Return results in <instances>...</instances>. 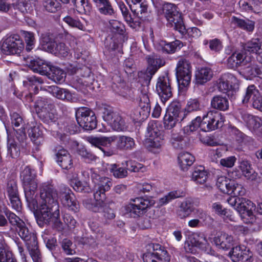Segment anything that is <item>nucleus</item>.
Segmentation results:
<instances>
[{
	"mask_svg": "<svg viewBox=\"0 0 262 262\" xmlns=\"http://www.w3.org/2000/svg\"><path fill=\"white\" fill-rule=\"evenodd\" d=\"M41 83H42L41 79L34 76H28L23 81L24 85L34 94L38 93V85Z\"/></svg>",
	"mask_w": 262,
	"mask_h": 262,
	"instance_id": "obj_32",
	"label": "nucleus"
},
{
	"mask_svg": "<svg viewBox=\"0 0 262 262\" xmlns=\"http://www.w3.org/2000/svg\"><path fill=\"white\" fill-rule=\"evenodd\" d=\"M52 105L53 104L50 101L46 98L40 97L36 101L34 104V108L36 113L39 116L41 112H44L48 109H52Z\"/></svg>",
	"mask_w": 262,
	"mask_h": 262,
	"instance_id": "obj_37",
	"label": "nucleus"
},
{
	"mask_svg": "<svg viewBox=\"0 0 262 262\" xmlns=\"http://www.w3.org/2000/svg\"><path fill=\"white\" fill-rule=\"evenodd\" d=\"M163 10L167 21H172L173 18H178L181 13L177 10V7L171 3H166L164 5Z\"/></svg>",
	"mask_w": 262,
	"mask_h": 262,
	"instance_id": "obj_36",
	"label": "nucleus"
},
{
	"mask_svg": "<svg viewBox=\"0 0 262 262\" xmlns=\"http://www.w3.org/2000/svg\"><path fill=\"white\" fill-rule=\"evenodd\" d=\"M48 50L52 54L59 57H66L70 53L68 46L63 42H53L48 45Z\"/></svg>",
	"mask_w": 262,
	"mask_h": 262,
	"instance_id": "obj_22",
	"label": "nucleus"
},
{
	"mask_svg": "<svg viewBox=\"0 0 262 262\" xmlns=\"http://www.w3.org/2000/svg\"><path fill=\"white\" fill-rule=\"evenodd\" d=\"M176 75L179 86L187 87L190 83L191 79V66L186 59L181 58L179 60L176 67Z\"/></svg>",
	"mask_w": 262,
	"mask_h": 262,
	"instance_id": "obj_12",
	"label": "nucleus"
},
{
	"mask_svg": "<svg viewBox=\"0 0 262 262\" xmlns=\"http://www.w3.org/2000/svg\"><path fill=\"white\" fill-rule=\"evenodd\" d=\"M146 136V144L151 150L159 149L164 144L162 133L154 121L148 123Z\"/></svg>",
	"mask_w": 262,
	"mask_h": 262,
	"instance_id": "obj_9",
	"label": "nucleus"
},
{
	"mask_svg": "<svg viewBox=\"0 0 262 262\" xmlns=\"http://www.w3.org/2000/svg\"><path fill=\"white\" fill-rule=\"evenodd\" d=\"M34 246L33 244L27 246V248L30 252L31 257L33 262H42V257L40 252L38 248L37 242L35 243Z\"/></svg>",
	"mask_w": 262,
	"mask_h": 262,
	"instance_id": "obj_59",
	"label": "nucleus"
},
{
	"mask_svg": "<svg viewBox=\"0 0 262 262\" xmlns=\"http://www.w3.org/2000/svg\"><path fill=\"white\" fill-rule=\"evenodd\" d=\"M155 204V201L151 198L137 197L132 199L130 203L125 206V213L132 217H138L145 213Z\"/></svg>",
	"mask_w": 262,
	"mask_h": 262,
	"instance_id": "obj_5",
	"label": "nucleus"
},
{
	"mask_svg": "<svg viewBox=\"0 0 262 262\" xmlns=\"http://www.w3.org/2000/svg\"><path fill=\"white\" fill-rule=\"evenodd\" d=\"M230 190H231L230 199H232V201H233L234 198H237V196L243 195L245 193V188L241 185L235 183L234 182L231 183Z\"/></svg>",
	"mask_w": 262,
	"mask_h": 262,
	"instance_id": "obj_60",
	"label": "nucleus"
},
{
	"mask_svg": "<svg viewBox=\"0 0 262 262\" xmlns=\"http://www.w3.org/2000/svg\"><path fill=\"white\" fill-rule=\"evenodd\" d=\"M213 76L212 70L206 67L199 68L195 72V80L198 84H204Z\"/></svg>",
	"mask_w": 262,
	"mask_h": 262,
	"instance_id": "obj_21",
	"label": "nucleus"
},
{
	"mask_svg": "<svg viewBox=\"0 0 262 262\" xmlns=\"http://www.w3.org/2000/svg\"><path fill=\"white\" fill-rule=\"evenodd\" d=\"M146 250L147 252L143 256L144 262H169L170 260L167 251L159 244H148Z\"/></svg>",
	"mask_w": 262,
	"mask_h": 262,
	"instance_id": "obj_6",
	"label": "nucleus"
},
{
	"mask_svg": "<svg viewBox=\"0 0 262 262\" xmlns=\"http://www.w3.org/2000/svg\"><path fill=\"white\" fill-rule=\"evenodd\" d=\"M211 105L215 109L225 111L228 107V99L225 97L216 96L212 99Z\"/></svg>",
	"mask_w": 262,
	"mask_h": 262,
	"instance_id": "obj_39",
	"label": "nucleus"
},
{
	"mask_svg": "<svg viewBox=\"0 0 262 262\" xmlns=\"http://www.w3.org/2000/svg\"><path fill=\"white\" fill-rule=\"evenodd\" d=\"M156 90L163 103L171 97L172 88L167 73L160 76L158 78L156 84Z\"/></svg>",
	"mask_w": 262,
	"mask_h": 262,
	"instance_id": "obj_14",
	"label": "nucleus"
},
{
	"mask_svg": "<svg viewBox=\"0 0 262 262\" xmlns=\"http://www.w3.org/2000/svg\"><path fill=\"white\" fill-rule=\"evenodd\" d=\"M182 131L179 134L172 133L170 142L172 146L176 149L183 148L184 146V136L182 135Z\"/></svg>",
	"mask_w": 262,
	"mask_h": 262,
	"instance_id": "obj_51",
	"label": "nucleus"
},
{
	"mask_svg": "<svg viewBox=\"0 0 262 262\" xmlns=\"http://www.w3.org/2000/svg\"><path fill=\"white\" fill-rule=\"evenodd\" d=\"M36 0H18L14 4L15 9H18L22 13H31Z\"/></svg>",
	"mask_w": 262,
	"mask_h": 262,
	"instance_id": "obj_33",
	"label": "nucleus"
},
{
	"mask_svg": "<svg viewBox=\"0 0 262 262\" xmlns=\"http://www.w3.org/2000/svg\"><path fill=\"white\" fill-rule=\"evenodd\" d=\"M66 73L61 69L53 66L49 73V78L56 83H61L64 80Z\"/></svg>",
	"mask_w": 262,
	"mask_h": 262,
	"instance_id": "obj_42",
	"label": "nucleus"
},
{
	"mask_svg": "<svg viewBox=\"0 0 262 262\" xmlns=\"http://www.w3.org/2000/svg\"><path fill=\"white\" fill-rule=\"evenodd\" d=\"M0 262H17L13 257L12 253L7 250L0 242Z\"/></svg>",
	"mask_w": 262,
	"mask_h": 262,
	"instance_id": "obj_53",
	"label": "nucleus"
},
{
	"mask_svg": "<svg viewBox=\"0 0 262 262\" xmlns=\"http://www.w3.org/2000/svg\"><path fill=\"white\" fill-rule=\"evenodd\" d=\"M40 196L39 220L46 224L52 223L57 230H62L63 228L62 223L59 221L56 190L51 184L43 183L40 188Z\"/></svg>",
	"mask_w": 262,
	"mask_h": 262,
	"instance_id": "obj_1",
	"label": "nucleus"
},
{
	"mask_svg": "<svg viewBox=\"0 0 262 262\" xmlns=\"http://www.w3.org/2000/svg\"><path fill=\"white\" fill-rule=\"evenodd\" d=\"M159 46L161 50L163 52L167 53H173L178 50H180L183 46L182 42L179 40H176L174 41L170 42H166L165 41L161 40L159 42Z\"/></svg>",
	"mask_w": 262,
	"mask_h": 262,
	"instance_id": "obj_31",
	"label": "nucleus"
},
{
	"mask_svg": "<svg viewBox=\"0 0 262 262\" xmlns=\"http://www.w3.org/2000/svg\"><path fill=\"white\" fill-rule=\"evenodd\" d=\"M166 113L175 117L180 121H182L184 116H183V112L181 111V104L178 102H173L169 106Z\"/></svg>",
	"mask_w": 262,
	"mask_h": 262,
	"instance_id": "obj_38",
	"label": "nucleus"
},
{
	"mask_svg": "<svg viewBox=\"0 0 262 262\" xmlns=\"http://www.w3.org/2000/svg\"><path fill=\"white\" fill-rule=\"evenodd\" d=\"M139 106L143 110L144 114L148 115L150 111L149 99L146 92H141L139 96Z\"/></svg>",
	"mask_w": 262,
	"mask_h": 262,
	"instance_id": "obj_46",
	"label": "nucleus"
},
{
	"mask_svg": "<svg viewBox=\"0 0 262 262\" xmlns=\"http://www.w3.org/2000/svg\"><path fill=\"white\" fill-rule=\"evenodd\" d=\"M76 118L78 124L84 130H91L97 126L95 113L89 108H79L76 112Z\"/></svg>",
	"mask_w": 262,
	"mask_h": 262,
	"instance_id": "obj_8",
	"label": "nucleus"
},
{
	"mask_svg": "<svg viewBox=\"0 0 262 262\" xmlns=\"http://www.w3.org/2000/svg\"><path fill=\"white\" fill-rule=\"evenodd\" d=\"M20 224L18 227L16 228L18 235L24 241L27 247L32 244L34 246L37 242L35 234L29 230L24 222H20Z\"/></svg>",
	"mask_w": 262,
	"mask_h": 262,
	"instance_id": "obj_17",
	"label": "nucleus"
},
{
	"mask_svg": "<svg viewBox=\"0 0 262 262\" xmlns=\"http://www.w3.org/2000/svg\"><path fill=\"white\" fill-rule=\"evenodd\" d=\"M224 119L221 114L216 111H210L202 117L201 130L208 132L214 130L223 125Z\"/></svg>",
	"mask_w": 262,
	"mask_h": 262,
	"instance_id": "obj_10",
	"label": "nucleus"
},
{
	"mask_svg": "<svg viewBox=\"0 0 262 262\" xmlns=\"http://www.w3.org/2000/svg\"><path fill=\"white\" fill-rule=\"evenodd\" d=\"M132 11L139 18L142 19L147 14L148 5L145 0H129Z\"/></svg>",
	"mask_w": 262,
	"mask_h": 262,
	"instance_id": "obj_19",
	"label": "nucleus"
},
{
	"mask_svg": "<svg viewBox=\"0 0 262 262\" xmlns=\"http://www.w3.org/2000/svg\"><path fill=\"white\" fill-rule=\"evenodd\" d=\"M78 174L75 173L70 179V185L73 189L80 192L89 193L91 191L89 184L86 182H81L77 178Z\"/></svg>",
	"mask_w": 262,
	"mask_h": 262,
	"instance_id": "obj_26",
	"label": "nucleus"
},
{
	"mask_svg": "<svg viewBox=\"0 0 262 262\" xmlns=\"http://www.w3.org/2000/svg\"><path fill=\"white\" fill-rule=\"evenodd\" d=\"M6 131L8 138V154L12 158H16L19 156L20 149L27 148V136L24 128L16 130V138L19 142V144H18L16 141L11 139L10 133L7 128H6Z\"/></svg>",
	"mask_w": 262,
	"mask_h": 262,
	"instance_id": "obj_7",
	"label": "nucleus"
},
{
	"mask_svg": "<svg viewBox=\"0 0 262 262\" xmlns=\"http://www.w3.org/2000/svg\"><path fill=\"white\" fill-rule=\"evenodd\" d=\"M57 199L59 198L62 204L73 211L76 212L79 208V204L76 200L71 190L65 185H61Z\"/></svg>",
	"mask_w": 262,
	"mask_h": 262,
	"instance_id": "obj_13",
	"label": "nucleus"
},
{
	"mask_svg": "<svg viewBox=\"0 0 262 262\" xmlns=\"http://www.w3.org/2000/svg\"><path fill=\"white\" fill-rule=\"evenodd\" d=\"M28 132L31 140L34 142L39 139L42 135V132L40 127L34 122H32L31 124L30 125Z\"/></svg>",
	"mask_w": 262,
	"mask_h": 262,
	"instance_id": "obj_50",
	"label": "nucleus"
},
{
	"mask_svg": "<svg viewBox=\"0 0 262 262\" xmlns=\"http://www.w3.org/2000/svg\"><path fill=\"white\" fill-rule=\"evenodd\" d=\"M245 50L257 54V60L262 63V39L253 38L245 45Z\"/></svg>",
	"mask_w": 262,
	"mask_h": 262,
	"instance_id": "obj_23",
	"label": "nucleus"
},
{
	"mask_svg": "<svg viewBox=\"0 0 262 262\" xmlns=\"http://www.w3.org/2000/svg\"><path fill=\"white\" fill-rule=\"evenodd\" d=\"M38 117L46 123L54 122L57 118L54 105H52V109H48L44 112H41Z\"/></svg>",
	"mask_w": 262,
	"mask_h": 262,
	"instance_id": "obj_43",
	"label": "nucleus"
},
{
	"mask_svg": "<svg viewBox=\"0 0 262 262\" xmlns=\"http://www.w3.org/2000/svg\"><path fill=\"white\" fill-rule=\"evenodd\" d=\"M82 70L84 71L85 74L81 75V77L76 79L77 84L79 86L83 87L93 84L94 81V78L93 75L91 74L90 70L87 67H84L83 69L77 70L76 73L81 74Z\"/></svg>",
	"mask_w": 262,
	"mask_h": 262,
	"instance_id": "obj_28",
	"label": "nucleus"
},
{
	"mask_svg": "<svg viewBox=\"0 0 262 262\" xmlns=\"http://www.w3.org/2000/svg\"><path fill=\"white\" fill-rule=\"evenodd\" d=\"M229 236L225 233H221L213 239V242L219 248L227 250L229 248Z\"/></svg>",
	"mask_w": 262,
	"mask_h": 262,
	"instance_id": "obj_44",
	"label": "nucleus"
},
{
	"mask_svg": "<svg viewBox=\"0 0 262 262\" xmlns=\"http://www.w3.org/2000/svg\"><path fill=\"white\" fill-rule=\"evenodd\" d=\"M56 157L58 164L64 169H69L73 167L72 157L68 151L64 148L57 147Z\"/></svg>",
	"mask_w": 262,
	"mask_h": 262,
	"instance_id": "obj_16",
	"label": "nucleus"
},
{
	"mask_svg": "<svg viewBox=\"0 0 262 262\" xmlns=\"http://www.w3.org/2000/svg\"><path fill=\"white\" fill-rule=\"evenodd\" d=\"M96 202L91 199H86L83 200V204L84 206L89 210L93 212H98L101 209V204L103 201H98L96 200Z\"/></svg>",
	"mask_w": 262,
	"mask_h": 262,
	"instance_id": "obj_56",
	"label": "nucleus"
},
{
	"mask_svg": "<svg viewBox=\"0 0 262 262\" xmlns=\"http://www.w3.org/2000/svg\"><path fill=\"white\" fill-rule=\"evenodd\" d=\"M259 93L258 91L256 89L255 85H249L247 89L246 94L243 99V102L244 103H247L250 100L252 101L254 99H255L256 97H258Z\"/></svg>",
	"mask_w": 262,
	"mask_h": 262,
	"instance_id": "obj_58",
	"label": "nucleus"
},
{
	"mask_svg": "<svg viewBox=\"0 0 262 262\" xmlns=\"http://www.w3.org/2000/svg\"><path fill=\"white\" fill-rule=\"evenodd\" d=\"M108 169L117 178H123L127 176L128 172L126 167H119L116 164H110Z\"/></svg>",
	"mask_w": 262,
	"mask_h": 262,
	"instance_id": "obj_49",
	"label": "nucleus"
},
{
	"mask_svg": "<svg viewBox=\"0 0 262 262\" xmlns=\"http://www.w3.org/2000/svg\"><path fill=\"white\" fill-rule=\"evenodd\" d=\"M194 211V207L192 199H186L182 202L177 211L178 216L181 219L188 217Z\"/></svg>",
	"mask_w": 262,
	"mask_h": 262,
	"instance_id": "obj_24",
	"label": "nucleus"
},
{
	"mask_svg": "<svg viewBox=\"0 0 262 262\" xmlns=\"http://www.w3.org/2000/svg\"><path fill=\"white\" fill-rule=\"evenodd\" d=\"M82 174L88 177L91 175L92 182L94 184L95 200L104 201L106 198L105 192L108 191L113 185L112 179L108 177L100 176L96 170L93 169L84 171Z\"/></svg>",
	"mask_w": 262,
	"mask_h": 262,
	"instance_id": "obj_2",
	"label": "nucleus"
},
{
	"mask_svg": "<svg viewBox=\"0 0 262 262\" xmlns=\"http://www.w3.org/2000/svg\"><path fill=\"white\" fill-rule=\"evenodd\" d=\"M220 191L225 194H228L229 191V179L226 176L219 177L216 184Z\"/></svg>",
	"mask_w": 262,
	"mask_h": 262,
	"instance_id": "obj_54",
	"label": "nucleus"
},
{
	"mask_svg": "<svg viewBox=\"0 0 262 262\" xmlns=\"http://www.w3.org/2000/svg\"><path fill=\"white\" fill-rule=\"evenodd\" d=\"M213 210L219 216H220L224 221L228 222L229 220L228 218L229 214L228 209L224 208L219 203H214L212 204Z\"/></svg>",
	"mask_w": 262,
	"mask_h": 262,
	"instance_id": "obj_57",
	"label": "nucleus"
},
{
	"mask_svg": "<svg viewBox=\"0 0 262 262\" xmlns=\"http://www.w3.org/2000/svg\"><path fill=\"white\" fill-rule=\"evenodd\" d=\"M244 61V55L240 52H235L230 56V69L235 70Z\"/></svg>",
	"mask_w": 262,
	"mask_h": 262,
	"instance_id": "obj_62",
	"label": "nucleus"
},
{
	"mask_svg": "<svg viewBox=\"0 0 262 262\" xmlns=\"http://www.w3.org/2000/svg\"><path fill=\"white\" fill-rule=\"evenodd\" d=\"M230 206L239 214L241 220L246 224L256 223L257 218L253 214L256 207L254 204L244 198H236L233 201L230 199Z\"/></svg>",
	"mask_w": 262,
	"mask_h": 262,
	"instance_id": "obj_3",
	"label": "nucleus"
},
{
	"mask_svg": "<svg viewBox=\"0 0 262 262\" xmlns=\"http://www.w3.org/2000/svg\"><path fill=\"white\" fill-rule=\"evenodd\" d=\"M97 9L101 14L106 16H112L114 15L116 13V11L110 0H106L98 6Z\"/></svg>",
	"mask_w": 262,
	"mask_h": 262,
	"instance_id": "obj_45",
	"label": "nucleus"
},
{
	"mask_svg": "<svg viewBox=\"0 0 262 262\" xmlns=\"http://www.w3.org/2000/svg\"><path fill=\"white\" fill-rule=\"evenodd\" d=\"M202 118L200 116L196 117L192 120L189 125L184 126L182 129L183 134L185 135H189L200 127L201 129Z\"/></svg>",
	"mask_w": 262,
	"mask_h": 262,
	"instance_id": "obj_40",
	"label": "nucleus"
},
{
	"mask_svg": "<svg viewBox=\"0 0 262 262\" xmlns=\"http://www.w3.org/2000/svg\"><path fill=\"white\" fill-rule=\"evenodd\" d=\"M232 136V138L235 139L237 144L242 145L246 143V136L245 135L236 129L234 127L230 126V136Z\"/></svg>",
	"mask_w": 262,
	"mask_h": 262,
	"instance_id": "obj_64",
	"label": "nucleus"
},
{
	"mask_svg": "<svg viewBox=\"0 0 262 262\" xmlns=\"http://www.w3.org/2000/svg\"><path fill=\"white\" fill-rule=\"evenodd\" d=\"M43 6L49 12L55 13L61 8L60 4L56 0H43Z\"/></svg>",
	"mask_w": 262,
	"mask_h": 262,
	"instance_id": "obj_55",
	"label": "nucleus"
},
{
	"mask_svg": "<svg viewBox=\"0 0 262 262\" xmlns=\"http://www.w3.org/2000/svg\"><path fill=\"white\" fill-rule=\"evenodd\" d=\"M115 137L116 147L121 150H132L136 147L135 140L127 136H113Z\"/></svg>",
	"mask_w": 262,
	"mask_h": 262,
	"instance_id": "obj_18",
	"label": "nucleus"
},
{
	"mask_svg": "<svg viewBox=\"0 0 262 262\" xmlns=\"http://www.w3.org/2000/svg\"><path fill=\"white\" fill-rule=\"evenodd\" d=\"M229 75L228 74H225L223 75L219 79V82L217 84V88L219 90L228 96L229 89Z\"/></svg>",
	"mask_w": 262,
	"mask_h": 262,
	"instance_id": "obj_61",
	"label": "nucleus"
},
{
	"mask_svg": "<svg viewBox=\"0 0 262 262\" xmlns=\"http://www.w3.org/2000/svg\"><path fill=\"white\" fill-rule=\"evenodd\" d=\"M116 120L112 121L111 119H107V123L116 131H123L125 128V123L124 120L120 115L115 116Z\"/></svg>",
	"mask_w": 262,
	"mask_h": 262,
	"instance_id": "obj_47",
	"label": "nucleus"
},
{
	"mask_svg": "<svg viewBox=\"0 0 262 262\" xmlns=\"http://www.w3.org/2000/svg\"><path fill=\"white\" fill-rule=\"evenodd\" d=\"M47 91L59 99L68 101H71L73 99L71 93L67 89L60 88L56 85H51L48 86Z\"/></svg>",
	"mask_w": 262,
	"mask_h": 262,
	"instance_id": "obj_25",
	"label": "nucleus"
},
{
	"mask_svg": "<svg viewBox=\"0 0 262 262\" xmlns=\"http://www.w3.org/2000/svg\"><path fill=\"white\" fill-rule=\"evenodd\" d=\"M146 59L148 63L147 73L151 76H152L165 63V60L163 58L155 55L147 56Z\"/></svg>",
	"mask_w": 262,
	"mask_h": 262,
	"instance_id": "obj_20",
	"label": "nucleus"
},
{
	"mask_svg": "<svg viewBox=\"0 0 262 262\" xmlns=\"http://www.w3.org/2000/svg\"><path fill=\"white\" fill-rule=\"evenodd\" d=\"M231 23L248 32H252L254 31L255 25V22L253 20L240 19L235 16L232 17Z\"/></svg>",
	"mask_w": 262,
	"mask_h": 262,
	"instance_id": "obj_30",
	"label": "nucleus"
},
{
	"mask_svg": "<svg viewBox=\"0 0 262 262\" xmlns=\"http://www.w3.org/2000/svg\"><path fill=\"white\" fill-rule=\"evenodd\" d=\"M122 165H125L127 170L131 172H138L140 171H144L145 168L143 166L142 164L133 160H129L125 161Z\"/></svg>",
	"mask_w": 262,
	"mask_h": 262,
	"instance_id": "obj_63",
	"label": "nucleus"
},
{
	"mask_svg": "<svg viewBox=\"0 0 262 262\" xmlns=\"http://www.w3.org/2000/svg\"><path fill=\"white\" fill-rule=\"evenodd\" d=\"M24 48V44L20 36L14 34L3 38L1 50L5 54L11 55L19 54Z\"/></svg>",
	"mask_w": 262,
	"mask_h": 262,
	"instance_id": "obj_11",
	"label": "nucleus"
},
{
	"mask_svg": "<svg viewBox=\"0 0 262 262\" xmlns=\"http://www.w3.org/2000/svg\"><path fill=\"white\" fill-rule=\"evenodd\" d=\"M178 159L180 168L184 171L187 170L195 161L194 156L188 152L180 153Z\"/></svg>",
	"mask_w": 262,
	"mask_h": 262,
	"instance_id": "obj_29",
	"label": "nucleus"
},
{
	"mask_svg": "<svg viewBox=\"0 0 262 262\" xmlns=\"http://www.w3.org/2000/svg\"><path fill=\"white\" fill-rule=\"evenodd\" d=\"M4 212V214L7 216L10 223L13 225L17 226V228L21 224L20 222H24L14 213L10 211L6 206H2L0 207V212Z\"/></svg>",
	"mask_w": 262,
	"mask_h": 262,
	"instance_id": "obj_48",
	"label": "nucleus"
},
{
	"mask_svg": "<svg viewBox=\"0 0 262 262\" xmlns=\"http://www.w3.org/2000/svg\"><path fill=\"white\" fill-rule=\"evenodd\" d=\"M241 117L247 127L256 135L262 137V120L246 112H240Z\"/></svg>",
	"mask_w": 262,
	"mask_h": 262,
	"instance_id": "obj_15",
	"label": "nucleus"
},
{
	"mask_svg": "<svg viewBox=\"0 0 262 262\" xmlns=\"http://www.w3.org/2000/svg\"><path fill=\"white\" fill-rule=\"evenodd\" d=\"M87 141L93 146L97 147L100 149L101 146H107L111 145L112 142L115 141L114 137H94L90 136L87 137Z\"/></svg>",
	"mask_w": 262,
	"mask_h": 262,
	"instance_id": "obj_27",
	"label": "nucleus"
},
{
	"mask_svg": "<svg viewBox=\"0 0 262 262\" xmlns=\"http://www.w3.org/2000/svg\"><path fill=\"white\" fill-rule=\"evenodd\" d=\"M238 5L240 9L243 11L248 13H258V8L255 5H252V2L251 0H240Z\"/></svg>",
	"mask_w": 262,
	"mask_h": 262,
	"instance_id": "obj_52",
	"label": "nucleus"
},
{
	"mask_svg": "<svg viewBox=\"0 0 262 262\" xmlns=\"http://www.w3.org/2000/svg\"><path fill=\"white\" fill-rule=\"evenodd\" d=\"M183 195V192L180 190L171 191L159 200L158 205L160 206L165 205L172 200L182 196Z\"/></svg>",
	"mask_w": 262,
	"mask_h": 262,
	"instance_id": "obj_41",
	"label": "nucleus"
},
{
	"mask_svg": "<svg viewBox=\"0 0 262 262\" xmlns=\"http://www.w3.org/2000/svg\"><path fill=\"white\" fill-rule=\"evenodd\" d=\"M35 177L34 170L29 166H25L20 172L26 201L29 203H32L34 206L37 205L34 199L37 188Z\"/></svg>",
	"mask_w": 262,
	"mask_h": 262,
	"instance_id": "obj_4",
	"label": "nucleus"
},
{
	"mask_svg": "<svg viewBox=\"0 0 262 262\" xmlns=\"http://www.w3.org/2000/svg\"><path fill=\"white\" fill-rule=\"evenodd\" d=\"M207 173L204 167L199 166L194 168L192 173V179L197 183L204 184L207 180Z\"/></svg>",
	"mask_w": 262,
	"mask_h": 262,
	"instance_id": "obj_34",
	"label": "nucleus"
},
{
	"mask_svg": "<svg viewBox=\"0 0 262 262\" xmlns=\"http://www.w3.org/2000/svg\"><path fill=\"white\" fill-rule=\"evenodd\" d=\"M243 174L248 179L253 180L257 176L254 170L251 167L250 163L246 160H243L240 162L239 166Z\"/></svg>",
	"mask_w": 262,
	"mask_h": 262,
	"instance_id": "obj_35",
	"label": "nucleus"
}]
</instances>
